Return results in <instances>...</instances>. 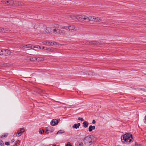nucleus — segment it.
Masks as SVG:
<instances>
[{
	"label": "nucleus",
	"instance_id": "29",
	"mask_svg": "<svg viewBox=\"0 0 146 146\" xmlns=\"http://www.w3.org/2000/svg\"><path fill=\"white\" fill-rule=\"evenodd\" d=\"M44 132V130L43 129H40L39 131V133L40 134L43 133Z\"/></svg>",
	"mask_w": 146,
	"mask_h": 146
},
{
	"label": "nucleus",
	"instance_id": "14",
	"mask_svg": "<svg viewBox=\"0 0 146 146\" xmlns=\"http://www.w3.org/2000/svg\"><path fill=\"white\" fill-rule=\"evenodd\" d=\"M80 125V123H78L74 124L72 126L73 128L74 129H78V128Z\"/></svg>",
	"mask_w": 146,
	"mask_h": 146
},
{
	"label": "nucleus",
	"instance_id": "21",
	"mask_svg": "<svg viewBox=\"0 0 146 146\" xmlns=\"http://www.w3.org/2000/svg\"><path fill=\"white\" fill-rule=\"evenodd\" d=\"M45 50H47V51L49 52H53L54 51L53 48H48L46 47L45 48Z\"/></svg>",
	"mask_w": 146,
	"mask_h": 146
},
{
	"label": "nucleus",
	"instance_id": "22",
	"mask_svg": "<svg viewBox=\"0 0 146 146\" xmlns=\"http://www.w3.org/2000/svg\"><path fill=\"white\" fill-rule=\"evenodd\" d=\"M101 42L100 41H95V45H99L102 44Z\"/></svg>",
	"mask_w": 146,
	"mask_h": 146
},
{
	"label": "nucleus",
	"instance_id": "3",
	"mask_svg": "<svg viewBox=\"0 0 146 146\" xmlns=\"http://www.w3.org/2000/svg\"><path fill=\"white\" fill-rule=\"evenodd\" d=\"M92 137L91 135L85 137L84 139V144L88 146H90L92 144L94 143L93 141H92Z\"/></svg>",
	"mask_w": 146,
	"mask_h": 146
},
{
	"label": "nucleus",
	"instance_id": "24",
	"mask_svg": "<svg viewBox=\"0 0 146 146\" xmlns=\"http://www.w3.org/2000/svg\"><path fill=\"white\" fill-rule=\"evenodd\" d=\"M25 129L23 128H22L20 129V131L21 133L23 134L25 132Z\"/></svg>",
	"mask_w": 146,
	"mask_h": 146
},
{
	"label": "nucleus",
	"instance_id": "35",
	"mask_svg": "<svg viewBox=\"0 0 146 146\" xmlns=\"http://www.w3.org/2000/svg\"><path fill=\"white\" fill-rule=\"evenodd\" d=\"M8 133H4V135H3V136L5 137H6L7 135H8Z\"/></svg>",
	"mask_w": 146,
	"mask_h": 146
},
{
	"label": "nucleus",
	"instance_id": "12",
	"mask_svg": "<svg viewBox=\"0 0 146 146\" xmlns=\"http://www.w3.org/2000/svg\"><path fill=\"white\" fill-rule=\"evenodd\" d=\"M47 31H46V33H52L53 32V28H51L50 27H47V30H46Z\"/></svg>",
	"mask_w": 146,
	"mask_h": 146
},
{
	"label": "nucleus",
	"instance_id": "1",
	"mask_svg": "<svg viewBox=\"0 0 146 146\" xmlns=\"http://www.w3.org/2000/svg\"><path fill=\"white\" fill-rule=\"evenodd\" d=\"M34 28L36 31L40 33H44L46 34L47 31V27L45 25L39 23L36 24L34 27Z\"/></svg>",
	"mask_w": 146,
	"mask_h": 146
},
{
	"label": "nucleus",
	"instance_id": "52",
	"mask_svg": "<svg viewBox=\"0 0 146 146\" xmlns=\"http://www.w3.org/2000/svg\"><path fill=\"white\" fill-rule=\"evenodd\" d=\"M38 48H40V49H41V47H40V46H39H39H38Z\"/></svg>",
	"mask_w": 146,
	"mask_h": 146
},
{
	"label": "nucleus",
	"instance_id": "18",
	"mask_svg": "<svg viewBox=\"0 0 146 146\" xmlns=\"http://www.w3.org/2000/svg\"><path fill=\"white\" fill-rule=\"evenodd\" d=\"M89 124V123L86 121H84L83 123V126L85 128L87 127Z\"/></svg>",
	"mask_w": 146,
	"mask_h": 146
},
{
	"label": "nucleus",
	"instance_id": "9",
	"mask_svg": "<svg viewBox=\"0 0 146 146\" xmlns=\"http://www.w3.org/2000/svg\"><path fill=\"white\" fill-rule=\"evenodd\" d=\"M59 123L58 120L56 119H53L50 122V124L52 126H54L58 124Z\"/></svg>",
	"mask_w": 146,
	"mask_h": 146
},
{
	"label": "nucleus",
	"instance_id": "56",
	"mask_svg": "<svg viewBox=\"0 0 146 146\" xmlns=\"http://www.w3.org/2000/svg\"><path fill=\"white\" fill-rule=\"evenodd\" d=\"M46 133H47V134H48V133H47L46 132Z\"/></svg>",
	"mask_w": 146,
	"mask_h": 146
},
{
	"label": "nucleus",
	"instance_id": "38",
	"mask_svg": "<svg viewBox=\"0 0 146 146\" xmlns=\"http://www.w3.org/2000/svg\"><path fill=\"white\" fill-rule=\"evenodd\" d=\"M79 145L80 146H83V144L82 143H80L79 144Z\"/></svg>",
	"mask_w": 146,
	"mask_h": 146
},
{
	"label": "nucleus",
	"instance_id": "31",
	"mask_svg": "<svg viewBox=\"0 0 146 146\" xmlns=\"http://www.w3.org/2000/svg\"><path fill=\"white\" fill-rule=\"evenodd\" d=\"M65 146H72V145L70 144V142H68L67 144H66Z\"/></svg>",
	"mask_w": 146,
	"mask_h": 146
},
{
	"label": "nucleus",
	"instance_id": "16",
	"mask_svg": "<svg viewBox=\"0 0 146 146\" xmlns=\"http://www.w3.org/2000/svg\"><path fill=\"white\" fill-rule=\"evenodd\" d=\"M95 128V126L90 125L89 127L88 131L90 132H91L92 131V130L94 129Z\"/></svg>",
	"mask_w": 146,
	"mask_h": 146
},
{
	"label": "nucleus",
	"instance_id": "49",
	"mask_svg": "<svg viewBox=\"0 0 146 146\" xmlns=\"http://www.w3.org/2000/svg\"><path fill=\"white\" fill-rule=\"evenodd\" d=\"M1 49H0V55H1Z\"/></svg>",
	"mask_w": 146,
	"mask_h": 146
},
{
	"label": "nucleus",
	"instance_id": "50",
	"mask_svg": "<svg viewBox=\"0 0 146 146\" xmlns=\"http://www.w3.org/2000/svg\"><path fill=\"white\" fill-rule=\"evenodd\" d=\"M13 146H17V144H15Z\"/></svg>",
	"mask_w": 146,
	"mask_h": 146
},
{
	"label": "nucleus",
	"instance_id": "54",
	"mask_svg": "<svg viewBox=\"0 0 146 146\" xmlns=\"http://www.w3.org/2000/svg\"><path fill=\"white\" fill-rule=\"evenodd\" d=\"M121 140H122V136L121 137Z\"/></svg>",
	"mask_w": 146,
	"mask_h": 146
},
{
	"label": "nucleus",
	"instance_id": "42",
	"mask_svg": "<svg viewBox=\"0 0 146 146\" xmlns=\"http://www.w3.org/2000/svg\"><path fill=\"white\" fill-rule=\"evenodd\" d=\"M18 142H19V140H17L15 142V143L17 144Z\"/></svg>",
	"mask_w": 146,
	"mask_h": 146
},
{
	"label": "nucleus",
	"instance_id": "30",
	"mask_svg": "<svg viewBox=\"0 0 146 146\" xmlns=\"http://www.w3.org/2000/svg\"><path fill=\"white\" fill-rule=\"evenodd\" d=\"M18 5L19 6H22L24 5V3H21V2H19L18 3Z\"/></svg>",
	"mask_w": 146,
	"mask_h": 146
},
{
	"label": "nucleus",
	"instance_id": "8",
	"mask_svg": "<svg viewBox=\"0 0 146 146\" xmlns=\"http://www.w3.org/2000/svg\"><path fill=\"white\" fill-rule=\"evenodd\" d=\"M1 55L8 56L10 54L11 52L7 49H1Z\"/></svg>",
	"mask_w": 146,
	"mask_h": 146
},
{
	"label": "nucleus",
	"instance_id": "55",
	"mask_svg": "<svg viewBox=\"0 0 146 146\" xmlns=\"http://www.w3.org/2000/svg\"><path fill=\"white\" fill-rule=\"evenodd\" d=\"M37 58H36V60H37Z\"/></svg>",
	"mask_w": 146,
	"mask_h": 146
},
{
	"label": "nucleus",
	"instance_id": "10",
	"mask_svg": "<svg viewBox=\"0 0 146 146\" xmlns=\"http://www.w3.org/2000/svg\"><path fill=\"white\" fill-rule=\"evenodd\" d=\"M56 28H53V32L52 33H58L59 34V30H58V27H59V26L58 24L56 25Z\"/></svg>",
	"mask_w": 146,
	"mask_h": 146
},
{
	"label": "nucleus",
	"instance_id": "46",
	"mask_svg": "<svg viewBox=\"0 0 146 146\" xmlns=\"http://www.w3.org/2000/svg\"><path fill=\"white\" fill-rule=\"evenodd\" d=\"M3 137H4V136H3V135H1V137H0V138H2Z\"/></svg>",
	"mask_w": 146,
	"mask_h": 146
},
{
	"label": "nucleus",
	"instance_id": "23",
	"mask_svg": "<svg viewBox=\"0 0 146 146\" xmlns=\"http://www.w3.org/2000/svg\"><path fill=\"white\" fill-rule=\"evenodd\" d=\"M88 75L90 76L94 75V73L90 71L88 72Z\"/></svg>",
	"mask_w": 146,
	"mask_h": 146
},
{
	"label": "nucleus",
	"instance_id": "13",
	"mask_svg": "<svg viewBox=\"0 0 146 146\" xmlns=\"http://www.w3.org/2000/svg\"><path fill=\"white\" fill-rule=\"evenodd\" d=\"M46 130L47 131H50V132H52L54 131V128L51 126H48L46 127Z\"/></svg>",
	"mask_w": 146,
	"mask_h": 146
},
{
	"label": "nucleus",
	"instance_id": "36",
	"mask_svg": "<svg viewBox=\"0 0 146 146\" xmlns=\"http://www.w3.org/2000/svg\"><path fill=\"white\" fill-rule=\"evenodd\" d=\"M129 136H130V138H131V139H133V137L132 135L131 134H130V133H129Z\"/></svg>",
	"mask_w": 146,
	"mask_h": 146
},
{
	"label": "nucleus",
	"instance_id": "48",
	"mask_svg": "<svg viewBox=\"0 0 146 146\" xmlns=\"http://www.w3.org/2000/svg\"><path fill=\"white\" fill-rule=\"evenodd\" d=\"M53 146H59V145L56 146V144H54L53 145Z\"/></svg>",
	"mask_w": 146,
	"mask_h": 146
},
{
	"label": "nucleus",
	"instance_id": "15",
	"mask_svg": "<svg viewBox=\"0 0 146 146\" xmlns=\"http://www.w3.org/2000/svg\"><path fill=\"white\" fill-rule=\"evenodd\" d=\"M1 2H3L5 3L6 4V3H9V4L11 5H13V4L14 3V1H1Z\"/></svg>",
	"mask_w": 146,
	"mask_h": 146
},
{
	"label": "nucleus",
	"instance_id": "2",
	"mask_svg": "<svg viewBox=\"0 0 146 146\" xmlns=\"http://www.w3.org/2000/svg\"><path fill=\"white\" fill-rule=\"evenodd\" d=\"M72 18L73 20H77L78 21H84L88 22V17L85 15H77L72 16Z\"/></svg>",
	"mask_w": 146,
	"mask_h": 146
},
{
	"label": "nucleus",
	"instance_id": "32",
	"mask_svg": "<svg viewBox=\"0 0 146 146\" xmlns=\"http://www.w3.org/2000/svg\"><path fill=\"white\" fill-rule=\"evenodd\" d=\"M78 120H80L81 121H84L82 117H78Z\"/></svg>",
	"mask_w": 146,
	"mask_h": 146
},
{
	"label": "nucleus",
	"instance_id": "28",
	"mask_svg": "<svg viewBox=\"0 0 146 146\" xmlns=\"http://www.w3.org/2000/svg\"><path fill=\"white\" fill-rule=\"evenodd\" d=\"M21 134H22L20 132H18L17 133V136L18 137H19L21 135Z\"/></svg>",
	"mask_w": 146,
	"mask_h": 146
},
{
	"label": "nucleus",
	"instance_id": "45",
	"mask_svg": "<svg viewBox=\"0 0 146 146\" xmlns=\"http://www.w3.org/2000/svg\"><path fill=\"white\" fill-rule=\"evenodd\" d=\"M145 121H146V115L145 116ZM144 123H146V122H145V121H144Z\"/></svg>",
	"mask_w": 146,
	"mask_h": 146
},
{
	"label": "nucleus",
	"instance_id": "39",
	"mask_svg": "<svg viewBox=\"0 0 146 146\" xmlns=\"http://www.w3.org/2000/svg\"><path fill=\"white\" fill-rule=\"evenodd\" d=\"M96 122V121L94 120H93L92 121V123L93 124H95Z\"/></svg>",
	"mask_w": 146,
	"mask_h": 146
},
{
	"label": "nucleus",
	"instance_id": "51",
	"mask_svg": "<svg viewBox=\"0 0 146 146\" xmlns=\"http://www.w3.org/2000/svg\"><path fill=\"white\" fill-rule=\"evenodd\" d=\"M33 58H31H31H30V59H29V60H33Z\"/></svg>",
	"mask_w": 146,
	"mask_h": 146
},
{
	"label": "nucleus",
	"instance_id": "17",
	"mask_svg": "<svg viewBox=\"0 0 146 146\" xmlns=\"http://www.w3.org/2000/svg\"><path fill=\"white\" fill-rule=\"evenodd\" d=\"M27 48L31 49L33 48V46L31 44H28L25 45L23 47V48Z\"/></svg>",
	"mask_w": 146,
	"mask_h": 146
},
{
	"label": "nucleus",
	"instance_id": "26",
	"mask_svg": "<svg viewBox=\"0 0 146 146\" xmlns=\"http://www.w3.org/2000/svg\"><path fill=\"white\" fill-rule=\"evenodd\" d=\"M59 44H58L56 42H53L52 43V46L53 45H55L56 46H58Z\"/></svg>",
	"mask_w": 146,
	"mask_h": 146
},
{
	"label": "nucleus",
	"instance_id": "40",
	"mask_svg": "<svg viewBox=\"0 0 146 146\" xmlns=\"http://www.w3.org/2000/svg\"><path fill=\"white\" fill-rule=\"evenodd\" d=\"M3 28L0 27V32H2Z\"/></svg>",
	"mask_w": 146,
	"mask_h": 146
},
{
	"label": "nucleus",
	"instance_id": "7",
	"mask_svg": "<svg viewBox=\"0 0 146 146\" xmlns=\"http://www.w3.org/2000/svg\"><path fill=\"white\" fill-rule=\"evenodd\" d=\"M101 20L100 18L99 17H95L89 16L88 22L90 21H93L95 22H98Z\"/></svg>",
	"mask_w": 146,
	"mask_h": 146
},
{
	"label": "nucleus",
	"instance_id": "37",
	"mask_svg": "<svg viewBox=\"0 0 146 146\" xmlns=\"http://www.w3.org/2000/svg\"><path fill=\"white\" fill-rule=\"evenodd\" d=\"M48 44H49L51 45L52 46V43H53V42L48 41Z\"/></svg>",
	"mask_w": 146,
	"mask_h": 146
},
{
	"label": "nucleus",
	"instance_id": "4",
	"mask_svg": "<svg viewBox=\"0 0 146 146\" xmlns=\"http://www.w3.org/2000/svg\"><path fill=\"white\" fill-rule=\"evenodd\" d=\"M59 30V34L60 35L62 36H65L66 35V33L64 29L67 31V27L66 26L59 25V27H58Z\"/></svg>",
	"mask_w": 146,
	"mask_h": 146
},
{
	"label": "nucleus",
	"instance_id": "6",
	"mask_svg": "<svg viewBox=\"0 0 146 146\" xmlns=\"http://www.w3.org/2000/svg\"><path fill=\"white\" fill-rule=\"evenodd\" d=\"M129 133H127L123 135V140L128 144L132 141L131 139H130V136H129Z\"/></svg>",
	"mask_w": 146,
	"mask_h": 146
},
{
	"label": "nucleus",
	"instance_id": "11",
	"mask_svg": "<svg viewBox=\"0 0 146 146\" xmlns=\"http://www.w3.org/2000/svg\"><path fill=\"white\" fill-rule=\"evenodd\" d=\"M66 27H67V28H66L67 29V31L69 30L71 31H74L75 28V27L73 25L66 26Z\"/></svg>",
	"mask_w": 146,
	"mask_h": 146
},
{
	"label": "nucleus",
	"instance_id": "34",
	"mask_svg": "<svg viewBox=\"0 0 146 146\" xmlns=\"http://www.w3.org/2000/svg\"><path fill=\"white\" fill-rule=\"evenodd\" d=\"M39 46L38 45H36L35 46H33V48H38V47Z\"/></svg>",
	"mask_w": 146,
	"mask_h": 146
},
{
	"label": "nucleus",
	"instance_id": "33",
	"mask_svg": "<svg viewBox=\"0 0 146 146\" xmlns=\"http://www.w3.org/2000/svg\"><path fill=\"white\" fill-rule=\"evenodd\" d=\"M5 144L6 145L8 146V145H9L10 144V142H5Z\"/></svg>",
	"mask_w": 146,
	"mask_h": 146
},
{
	"label": "nucleus",
	"instance_id": "25",
	"mask_svg": "<svg viewBox=\"0 0 146 146\" xmlns=\"http://www.w3.org/2000/svg\"><path fill=\"white\" fill-rule=\"evenodd\" d=\"M4 146V144L3 141L1 140H0V146Z\"/></svg>",
	"mask_w": 146,
	"mask_h": 146
},
{
	"label": "nucleus",
	"instance_id": "20",
	"mask_svg": "<svg viewBox=\"0 0 146 146\" xmlns=\"http://www.w3.org/2000/svg\"><path fill=\"white\" fill-rule=\"evenodd\" d=\"M2 32L8 33L10 31V30L8 29L7 28H3Z\"/></svg>",
	"mask_w": 146,
	"mask_h": 146
},
{
	"label": "nucleus",
	"instance_id": "27",
	"mask_svg": "<svg viewBox=\"0 0 146 146\" xmlns=\"http://www.w3.org/2000/svg\"><path fill=\"white\" fill-rule=\"evenodd\" d=\"M89 44L92 45H95V41H92L90 42H89Z\"/></svg>",
	"mask_w": 146,
	"mask_h": 146
},
{
	"label": "nucleus",
	"instance_id": "43",
	"mask_svg": "<svg viewBox=\"0 0 146 146\" xmlns=\"http://www.w3.org/2000/svg\"><path fill=\"white\" fill-rule=\"evenodd\" d=\"M138 90H144V89L143 88H139L138 89Z\"/></svg>",
	"mask_w": 146,
	"mask_h": 146
},
{
	"label": "nucleus",
	"instance_id": "19",
	"mask_svg": "<svg viewBox=\"0 0 146 146\" xmlns=\"http://www.w3.org/2000/svg\"><path fill=\"white\" fill-rule=\"evenodd\" d=\"M65 132L63 130H59L56 133V134H60Z\"/></svg>",
	"mask_w": 146,
	"mask_h": 146
},
{
	"label": "nucleus",
	"instance_id": "5",
	"mask_svg": "<svg viewBox=\"0 0 146 146\" xmlns=\"http://www.w3.org/2000/svg\"><path fill=\"white\" fill-rule=\"evenodd\" d=\"M32 94L35 95L39 94L42 95L43 94H47V93L44 92V91L36 88H33L32 90Z\"/></svg>",
	"mask_w": 146,
	"mask_h": 146
},
{
	"label": "nucleus",
	"instance_id": "41",
	"mask_svg": "<svg viewBox=\"0 0 146 146\" xmlns=\"http://www.w3.org/2000/svg\"><path fill=\"white\" fill-rule=\"evenodd\" d=\"M15 141V140L14 139H13L11 140V141L12 142V143H13Z\"/></svg>",
	"mask_w": 146,
	"mask_h": 146
},
{
	"label": "nucleus",
	"instance_id": "53",
	"mask_svg": "<svg viewBox=\"0 0 146 146\" xmlns=\"http://www.w3.org/2000/svg\"><path fill=\"white\" fill-rule=\"evenodd\" d=\"M135 145L136 146H138L137 144H135Z\"/></svg>",
	"mask_w": 146,
	"mask_h": 146
},
{
	"label": "nucleus",
	"instance_id": "47",
	"mask_svg": "<svg viewBox=\"0 0 146 146\" xmlns=\"http://www.w3.org/2000/svg\"><path fill=\"white\" fill-rule=\"evenodd\" d=\"M45 48L43 46V47H42V49L45 50Z\"/></svg>",
	"mask_w": 146,
	"mask_h": 146
},
{
	"label": "nucleus",
	"instance_id": "44",
	"mask_svg": "<svg viewBox=\"0 0 146 146\" xmlns=\"http://www.w3.org/2000/svg\"><path fill=\"white\" fill-rule=\"evenodd\" d=\"M44 44H47L48 43V42L44 41L43 42Z\"/></svg>",
	"mask_w": 146,
	"mask_h": 146
}]
</instances>
